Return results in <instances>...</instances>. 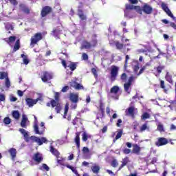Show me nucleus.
I'll return each mask as SVG.
<instances>
[{
	"instance_id": "nucleus-20",
	"label": "nucleus",
	"mask_w": 176,
	"mask_h": 176,
	"mask_svg": "<svg viewBox=\"0 0 176 176\" xmlns=\"http://www.w3.org/2000/svg\"><path fill=\"white\" fill-rule=\"evenodd\" d=\"M126 116H131V118H134V107H131L128 108L126 111Z\"/></svg>"
},
{
	"instance_id": "nucleus-63",
	"label": "nucleus",
	"mask_w": 176,
	"mask_h": 176,
	"mask_svg": "<svg viewBox=\"0 0 176 176\" xmlns=\"http://www.w3.org/2000/svg\"><path fill=\"white\" fill-rule=\"evenodd\" d=\"M157 130H159V131H164V129H163V126L162 124L158 125Z\"/></svg>"
},
{
	"instance_id": "nucleus-32",
	"label": "nucleus",
	"mask_w": 176,
	"mask_h": 176,
	"mask_svg": "<svg viewBox=\"0 0 176 176\" xmlns=\"http://www.w3.org/2000/svg\"><path fill=\"white\" fill-rule=\"evenodd\" d=\"M165 78L167 82H169V83H173V76L170 74V73L167 72Z\"/></svg>"
},
{
	"instance_id": "nucleus-13",
	"label": "nucleus",
	"mask_w": 176,
	"mask_h": 176,
	"mask_svg": "<svg viewBox=\"0 0 176 176\" xmlns=\"http://www.w3.org/2000/svg\"><path fill=\"white\" fill-rule=\"evenodd\" d=\"M19 8L21 12L25 13V14H30V13H31V9H30V8H28V6H27L25 4H19Z\"/></svg>"
},
{
	"instance_id": "nucleus-45",
	"label": "nucleus",
	"mask_w": 176,
	"mask_h": 176,
	"mask_svg": "<svg viewBox=\"0 0 176 176\" xmlns=\"http://www.w3.org/2000/svg\"><path fill=\"white\" fill-rule=\"evenodd\" d=\"M10 3H11V5H13V6H17V5H19V2L17 1V0H8Z\"/></svg>"
},
{
	"instance_id": "nucleus-64",
	"label": "nucleus",
	"mask_w": 176,
	"mask_h": 176,
	"mask_svg": "<svg viewBox=\"0 0 176 176\" xmlns=\"http://www.w3.org/2000/svg\"><path fill=\"white\" fill-rule=\"evenodd\" d=\"M61 63L62 65H63L64 68H67V62L65 61V60L62 59Z\"/></svg>"
},
{
	"instance_id": "nucleus-19",
	"label": "nucleus",
	"mask_w": 176,
	"mask_h": 176,
	"mask_svg": "<svg viewBox=\"0 0 176 176\" xmlns=\"http://www.w3.org/2000/svg\"><path fill=\"white\" fill-rule=\"evenodd\" d=\"M126 10L124 11V16L127 17L129 16V11L128 10H133L135 9V6L132 4H126Z\"/></svg>"
},
{
	"instance_id": "nucleus-4",
	"label": "nucleus",
	"mask_w": 176,
	"mask_h": 176,
	"mask_svg": "<svg viewBox=\"0 0 176 176\" xmlns=\"http://www.w3.org/2000/svg\"><path fill=\"white\" fill-rule=\"evenodd\" d=\"M53 12V8L49 6H45L43 7L41 11V16L42 18L46 17V16H48V14H50Z\"/></svg>"
},
{
	"instance_id": "nucleus-54",
	"label": "nucleus",
	"mask_w": 176,
	"mask_h": 176,
	"mask_svg": "<svg viewBox=\"0 0 176 176\" xmlns=\"http://www.w3.org/2000/svg\"><path fill=\"white\" fill-rule=\"evenodd\" d=\"M112 167H118V161L116 160H114L111 162Z\"/></svg>"
},
{
	"instance_id": "nucleus-9",
	"label": "nucleus",
	"mask_w": 176,
	"mask_h": 176,
	"mask_svg": "<svg viewBox=\"0 0 176 176\" xmlns=\"http://www.w3.org/2000/svg\"><path fill=\"white\" fill-rule=\"evenodd\" d=\"M69 86L70 87H72L73 89H75L76 90H82L83 89V85L78 83L75 80H72L69 82Z\"/></svg>"
},
{
	"instance_id": "nucleus-26",
	"label": "nucleus",
	"mask_w": 176,
	"mask_h": 176,
	"mask_svg": "<svg viewBox=\"0 0 176 176\" xmlns=\"http://www.w3.org/2000/svg\"><path fill=\"white\" fill-rule=\"evenodd\" d=\"M12 118H14V119H16V120L20 119V112H19V111L14 110L12 111Z\"/></svg>"
},
{
	"instance_id": "nucleus-1",
	"label": "nucleus",
	"mask_w": 176,
	"mask_h": 176,
	"mask_svg": "<svg viewBox=\"0 0 176 176\" xmlns=\"http://www.w3.org/2000/svg\"><path fill=\"white\" fill-rule=\"evenodd\" d=\"M19 131H20L21 133L23 135L25 142H30V141H31L32 143L36 142V144H38L39 146L43 145V144H47V139H46V138H39L35 135L30 137L28 132L26 131L24 129H19Z\"/></svg>"
},
{
	"instance_id": "nucleus-14",
	"label": "nucleus",
	"mask_w": 176,
	"mask_h": 176,
	"mask_svg": "<svg viewBox=\"0 0 176 176\" xmlns=\"http://www.w3.org/2000/svg\"><path fill=\"white\" fill-rule=\"evenodd\" d=\"M41 100V98H37V99H32V98H26L25 101H26V104L27 105H28V107H34V105H35V104H36V102H38V101Z\"/></svg>"
},
{
	"instance_id": "nucleus-18",
	"label": "nucleus",
	"mask_w": 176,
	"mask_h": 176,
	"mask_svg": "<svg viewBox=\"0 0 176 176\" xmlns=\"http://www.w3.org/2000/svg\"><path fill=\"white\" fill-rule=\"evenodd\" d=\"M16 39H17V38L14 36H10L8 38H4L5 42H6V43H8V45H12V43H14V42H16Z\"/></svg>"
},
{
	"instance_id": "nucleus-31",
	"label": "nucleus",
	"mask_w": 176,
	"mask_h": 176,
	"mask_svg": "<svg viewBox=\"0 0 176 176\" xmlns=\"http://www.w3.org/2000/svg\"><path fill=\"white\" fill-rule=\"evenodd\" d=\"M60 32H61V30L57 28H54V30H52V34L54 36H57Z\"/></svg>"
},
{
	"instance_id": "nucleus-10",
	"label": "nucleus",
	"mask_w": 176,
	"mask_h": 176,
	"mask_svg": "<svg viewBox=\"0 0 176 176\" xmlns=\"http://www.w3.org/2000/svg\"><path fill=\"white\" fill-rule=\"evenodd\" d=\"M51 105L52 108L55 107V111H56L57 113H60L61 112V105H60V102H56L54 99L51 100Z\"/></svg>"
},
{
	"instance_id": "nucleus-58",
	"label": "nucleus",
	"mask_w": 176,
	"mask_h": 176,
	"mask_svg": "<svg viewBox=\"0 0 176 176\" xmlns=\"http://www.w3.org/2000/svg\"><path fill=\"white\" fill-rule=\"evenodd\" d=\"M131 152V150L129 149V148H125L123 150V153L125 155H129V153H130Z\"/></svg>"
},
{
	"instance_id": "nucleus-21",
	"label": "nucleus",
	"mask_w": 176,
	"mask_h": 176,
	"mask_svg": "<svg viewBox=\"0 0 176 176\" xmlns=\"http://www.w3.org/2000/svg\"><path fill=\"white\" fill-rule=\"evenodd\" d=\"M50 152H51V153H52V155H54V156H56V157H57V159H58V157H60V152H58V150H57L54 147H53V146H50Z\"/></svg>"
},
{
	"instance_id": "nucleus-15",
	"label": "nucleus",
	"mask_w": 176,
	"mask_h": 176,
	"mask_svg": "<svg viewBox=\"0 0 176 176\" xmlns=\"http://www.w3.org/2000/svg\"><path fill=\"white\" fill-rule=\"evenodd\" d=\"M74 142L76 145L77 149H80V132L76 133V137L74 138Z\"/></svg>"
},
{
	"instance_id": "nucleus-42",
	"label": "nucleus",
	"mask_w": 176,
	"mask_h": 176,
	"mask_svg": "<svg viewBox=\"0 0 176 176\" xmlns=\"http://www.w3.org/2000/svg\"><path fill=\"white\" fill-rule=\"evenodd\" d=\"M81 59L84 61H87V60H89V55H87L86 53H82Z\"/></svg>"
},
{
	"instance_id": "nucleus-5",
	"label": "nucleus",
	"mask_w": 176,
	"mask_h": 176,
	"mask_svg": "<svg viewBox=\"0 0 176 176\" xmlns=\"http://www.w3.org/2000/svg\"><path fill=\"white\" fill-rule=\"evenodd\" d=\"M135 79V78L133 76L129 78L128 82L124 84V91L130 94V89H131V83Z\"/></svg>"
},
{
	"instance_id": "nucleus-17",
	"label": "nucleus",
	"mask_w": 176,
	"mask_h": 176,
	"mask_svg": "<svg viewBox=\"0 0 176 176\" xmlns=\"http://www.w3.org/2000/svg\"><path fill=\"white\" fill-rule=\"evenodd\" d=\"M28 121V118H27V116L23 115L22 116V120L21 121V127H23V129H27V122Z\"/></svg>"
},
{
	"instance_id": "nucleus-30",
	"label": "nucleus",
	"mask_w": 176,
	"mask_h": 176,
	"mask_svg": "<svg viewBox=\"0 0 176 176\" xmlns=\"http://www.w3.org/2000/svg\"><path fill=\"white\" fill-rule=\"evenodd\" d=\"M78 16L80 17V19H81V20H85L86 19L82 10H78Z\"/></svg>"
},
{
	"instance_id": "nucleus-28",
	"label": "nucleus",
	"mask_w": 176,
	"mask_h": 176,
	"mask_svg": "<svg viewBox=\"0 0 176 176\" xmlns=\"http://www.w3.org/2000/svg\"><path fill=\"white\" fill-rule=\"evenodd\" d=\"M67 67L68 68H69L70 71L74 72L75 71V69H76V67L78 66L76 65V63L71 62L69 65H68Z\"/></svg>"
},
{
	"instance_id": "nucleus-53",
	"label": "nucleus",
	"mask_w": 176,
	"mask_h": 176,
	"mask_svg": "<svg viewBox=\"0 0 176 176\" xmlns=\"http://www.w3.org/2000/svg\"><path fill=\"white\" fill-rule=\"evenodd\" d=\"M164 69V66H159L157 67V71L158 74H162V70Z\"/></svg>"
},
{
	"instance_id": "nucleus-62",
	"label": "nucleus",
	"mask_w": 176,
	"mask_h": 176,
	"mask_svg": "<svg viewBox=\"0 0 176 176\" xmlns=\"http://www.w3.org/2000/svg\"><path fill=\"white\" fill-rule=\"evenodd\" d=\"M10 101H11V102H14L17 101V98H16L14 96H11Z\"/></svg>"
},
{
	"instance_id": "nucleus-55",
	"label": "nucleus",
	"mask_w": 176,
	"mask_h": 176,
	"mask_svg": "<svg viewBox=\"0 0 176 176\" xmlns=\"http://www.w3.org/2000/svg\"><path fill=\"white\" fill-rule=\"evenodd\" d=\"M6 100V96L4 95V94H0V101H5Z\"/></svg>"
},
{
	"instance_id": "nucleus-60",
	"label": "nucleus",
	"mask_w": 176,
	"mask_h": 176,
	"mask_svg": "<svg viewBox=\"0 0 176 176\" xmlns=\"http://www.w3.org/2000/svg\"><path fill=\"white\" fill-rule=\"evenodd\" d=\"M72 124H73L74 126H76V124H78V118H77V117H76V118L73 120V121H72Z\"/></svg>"
},
{
	"instance_id": "nucleus-29",
	"label": "nucleus",
	"mask_w": 176,
	"mask_h": 176,
	"mask_svg": "<svg viewBox=\"0 0 176 176\" xmlns=\"http://www.w3.org/2000/svg\"><path fill=\"white\" fill-rule=\"evenodd\" d=\"M21 57L23 58V63L27 65L30 63V60H28V56L27 55H25L24 54H22L21 55Z\"/></svg>"
},
{
	"instance_id": "nucleus-51",
	"label": "nucleus",
	"mask_w": 176,
	"mask_h": 176,
	"mask_svg": "<svg viewBox=\"0 0 176 176\" xmlns=\"http://www.w3.org/2000/svg\"><path fill=\"white\" fill-rule=\"evenodd\" d=\"M116 46L117 49H119V50L123 49V44H122V43H120L119 42H117L116 43Z\"/></svg>"
},
{
	"instance_id": "nucleus-22",
	"label": "nucleus",
	"mask_w": 176,
	"mask_h": 176,
	"mask_svg": "<svg viewBox=\"0 0 176 176\" xmlns=\"http://www.w3.org/2000/svg\"><path fill=\"white\" fill-rule=\"evenodd\" d=\"M21 45H20V39H17L13 47L12 53H16L17 50H20Z\"/></svg>"
},
{
	"instance_id": "nucleus-46",
	"label": "nucleus",
	"mask_w": 176,
	"mask_h": 176,
	"mask_svg": "<svg viewBox=\"0 0 176 176\" xmlns=\"http://www.w3.org/2000/svg\"><path fill=\"white\" fill-rule=\"evenodd\" d=\"M6 87H7V89H9V87H10V80H9V78H6Z\"/></svg>"
},
{
	"instance_id": "nucleus-39",
	"label": "nucleus",
	"mask_w": 176,
	"mask_h": 176,
	"mask_svg": "<svg viewBox=\"0 0 176 176\" xmlns=\"http://www.w3.org/2000/svg\"><path fill=\"white\" fill-rule=\"evenodd\" d=\"M3 123H5V124H10V123H12V120L9 117H6L3 119Z\"/></svg>"
},
{
	"instance_id": "nucleus-33",
	"label": "nucleus",
	"mask_w": 176,
	"mask_h": 176,
	"mask_svg": "<svg viewBox=\"0 0 176 176\" xmlns=\"http://www.w3.org/2000/svg\"><path fill=\"white\" fill-rule=\"evenodd\" d=\"M122 164L119 168V170H120L121 168H123V167H124V166H126L127 164V163H129V158H124L122 160Z\"/></svg>"
},
{
	"instance_id": "nucleus-16",
	"label": "nucleus",
	"mask_w": 176,
	"mask_h": 176,
	"mask_svg": "<svg viewBox=\"0 0 176 176\" xmlns=\"http://www.w3.org/2000/svg\"><path fill=\"white\" fill-rule=\"evenodd\" d=\"M168 141L164 138H160L158 141L155 142L157 146H162V145H167Z\"/></svg>"
},
{
	"instance_id": "nucleus-38",
	"label": "nucleus",
	"mask_w": 176,
	"mask_h": 176,
	"mask_svg": "<svg viewBox=\"0 0 176 176\" xmlns=\"http://www.w3.org/2000/svg\"><path fill=\"white\" fill-rule=\"evenodd\" d=\"M81 49H89V42L83 41L81 45Z\"/></svg>"
},
{
	"instance_id": "nucleus-35",
	"label": "nucleus",
	"mask_w": 176,
	"mask_h": 176,
	"mask_svg": "<svg viewBox=\"0 0 176 176\" xmlns=\"http://www.w3.org/2000/svg\"><path fill=\"white\" fill-rule=\"evenodd\" d=\"M39 170H45V171H49L50 170V168L47 166L46 164H43L42 166L39 167Z\"/></svg>"
},
{
	"instance_id": "nucleus-44",
	"label": "nucleus",
	"mask_w": 176,
	"mask_h": 176,
	"mask_svg": "<svg viewBox=\"0 0 176 176\" xmlns=\"http://www.w3.org/2000/svg\"><path fill=\"white\" fill-rule=\"evenodd\" d=\"M89 153V148L87 147L82 148V155L83 156H86Z\"/></svg>"
},
{
	"instance_id": "nucleus-2",
	"label": "nucleus",
	"mask_w": 176,
	"mask_h": 176,
	"mask_svg": "<svg viewBox=\"0 0 176 176\" xmlns=\"http://www.w3.org/2000/svg\"><path fill=\"white\" fill-rule=\"evenodd\" d=\"M43 39V36L42 35V33L37 32L34 34V36H32L30 38V47L32 49V47H35V45H38V43L40 42V41H42Z\"/></svg>"
},
{
	"instance_id": "nucleus-3",
	"label": "nucleus",
	"mask_w": 176,
	"mask_h": 176,
	"mask_svg": "<svg viewBox=\"0 0 176 176\" xmlns=\"http://www.w3.org/2000/svg\"><path fill=\"white\" fill-rule=\"evenodd\" d=\"M69 98L71 102L73 103L72 104V108L76 109V107H78L77 104L79 102V94L70 93Z\"/></svg>"
},
{
	"instance_id": "nucleus-25",
	"label": "nucleus",
	"mask_w": 176,
	"mask_h": 176,
	"mask_svg": "<svg viewBox=\"0 0 176 176\" xmlns=\"http://www.w3.org/2000/svg\"><path fill=\"white\" fill-rule=\"evenodd\" d=\"M140 152H141V148L137 144H133V153L136 155H140Z\"/></svg>"
},
{
	"instance_id": "nucleus-50",
	"label": "nucleus",
	"mask_w": 176,
	"mask_h": 176,
	"mask_svg": "<svg viewBox=\"0 0 176 176\" xmlns=\"http://www.w3.org/2000/svg\"><path fill=\"white\" fill-rule=\"evenodd\" d=\"M122 134H123L122 131H120L117 133L116 136V140H113V142H115V141L116 140H119V138H120V137H122Z\"/></svg>"
},
{
	"instance_id": "nucleus-8",
	"label": "nucleus",
	"mask_w": 176,
	"mask_h": 176,
	"mask_svg": "<svg viewBox=\"0 0 176 176\" xmlns=\"http://www.w3.org/2000/svg\"><path fill=\"white\" fill-rule=\"evenodd\" d=\"M51 79H53V75H52L51 73L48 72H43V75L41 76V80L44 82L45 83L47 82V80H50Z\"/></svg>"
},
{
	"instance_id": "nucleus-24",
	"label": "nucleus",
	"mask_w": 176,
	"mask_h": 176,
	"mask_svg": "<svg viewBox=\"0 0 176 176\" xmlns=\"http://www.w3.org/2000/svg\"><path fill=\"white\" fill-rule=\"evenodd\" d=\"M91 170H92V172L94 174H98V173H100V166L97 165V164H94L91 167Z\"/></svg>"
},
{
	"instance_id": "nucleus-12",
	"label": "nucleus",
	"mask_w": 176,
	"mask_h": 176,
	"mask_svg": "<svg viewBox=\"0 0 176 176\" xmlns=\"http://www.w3.org/2000/svg\"><path fill=\"white\" fill-rule=\"evenodd\" d=\"M32 159L35 161L36 164H40V163H42L43 162V157L42 156V154L39 153H36Z\"/></svg>"
},
{
	"instance_id": "nucleus-41",
	"label": "nucleus",
	"mask_w": 176,
	"mask_h": 176,
	"mask_svg": "<svg viewBox=\"0 0 176 176\" xmlns=\"http://www.w3.org/2000/svg\"><path fill=\"white\" fill-rule=\"evenodd\" d=\"M149 118H151V115H149V113H144L143 115L142 116V119L143 120L149 119Z\"/></svg>"
},
{
	"instance_id": "nucleus-49",
	"label": "nucleus",
	"mask_w": 176,
	"mask_h": 176,
	"mask_svg": "<svg viewBox=\"0 0 176 176\" xmlns=\"http://www.w3.org/2000/svg\"><path fill=\"white\" fill-rule=\"evenodd\" d=\"M69 90V86H65L62 88L61 91L62 93H67Z\"/></svg>"
},
{
	"instance_id": "nucleus-27",
	"label": "nucleus",
	"mask_w": 176,
	"mask_h": 176,
	"mask_svg": "<svg viewBox=\"0 0 176 176\" xmlns=\"http://www.w3.org/2000/svg\"><path fill=\"white\" fill-rule=\"evenodd\" d=\"M34 130L35 134H38L39 135H42V134H43V131H39V127L36 124H35L34 126Z\"/></svg>"
},
{
	"instance_id": "nucleus-57",
	"label": "nucleus",
	"mask_w": 176,
	"mask_h": 176,
	"mask_svg": "<svg viewBox=\"0 0 176 176\" xmlns=\"http://www.w3.org/2000/svg\"><path fill=\"white\" fill-rule=\"evenodd\" d=\"M145 69H146V66H143L142 68L140 69L139 74L138 75V76L141 75V74H142V72H144Z\"/></svg>"
},
{
	"instance_id": "nucleus-47",
	"label": "nucleus",
	"mask_w": 176,
	"mask_h": 176,
	"mask_svg": "<svg viewBox=\"0 0 176 176\" xmlns=\"http://www.w3.org/2000/svg\"><path fill=\"white\" fill-rule=\"evenodd\" d=\"M87 138H88L87 134L85 132H84L82 133V141L86 142V141H87Z\"/></svg>"
},
{
	"instance_id": "nucleus-11",
	"label": "nucleus",
	"mask_w": 176,
	"mask_h": 176,
	"mask_svg": "<svg viewBox=\"0 0 176 176\" xmlns=\"http://www.w3.org/2000/svg\"><path fill=\"white\" fill-rule=\"evenodd\" d=\"M142 11L146 14H152V12H153V8L147 3H144L142 6Z\"/></svg>"
},
{
	"instance_id": "nucleus-6",
	"label": "nucleus",
	"mask_w": 176,
	"mask_h": 176,
	"mask_svg": "<svg viewBox=\"0 0 176 176\" xmlns=\"http://www.w3.org/2000/svg\"><path fill=\"white\" fill-rule=\"evenodd\" d=\"M118 72H119V67L116 66H111V80L113 81L116 79V76H118Z\"/></svg>"
},
{
	"instance_id": "nucleus-36",
	"label": "nucleus",
	"mask_w": 176,
	"mask_h": 176,
	"mask_svg": "<svg viewBox=\"0 0 176 176\" xmlns=\"http://www.w3.org/2000/svg\"><path fill=\"white\" fill-rule=\"evenodd\" d=\"M111 93H113L114 94H116L118 93V91H119V87L118 86H113L111 89Z\"/></svg>"
},
{
	"instance_id": "nucleus-7",
	"label": "nucleus",
	"mask_w": 176,
	"mask_h": 176,
	"mask_svg": "<svg viewBox=\"0 0 176 176\" xmlns=\"http://www.w3.org/2000/svg\"><path fill=\"white\" fill-rule=\"evenodd\" d=\"M161 6L163 10H164V12L166 13V14H168V16H169V17H171V19H173V20L175 19V17H174V15L171 12V10H170L168 8V6H167V4L162 2Z\"/></svg>"
},
{
	"instance_id": "nucleus-52",
	"label": "nucleus",
	"mask_w": 176,
	"mask_h": 176,
	"mask_svg": "<svg viewBox=\"0 0 176 176\" xmlns=\"http://www.w3.org/2000/svg\"><path fill=\"white\" fill-rule=\"evenodd\" d=\"M147 129H148V125L146 124H144L140 128V131H145Z\"/></svg>"
},
{
	"instance_id": "nucleus-40",
	"label": "nucleus",
	"mask_w": 176,
	"mask_h": 176,
	"mask_svg": "<svg viewBox=\"0 0 176 176\" xmlns=\"http://www.w3.org/2000/svg\"><path fill=\"white\" fill-rule=\"evenodd\" d=\"M54 101L56 102H60V93L56 92L54 95Z\"/></svg>"
},
{
	"instance_id": "nucleus-37",
	"label": "nucleus",
	"mask_w": 176,
	"mask_h": 176,
	"mask_svg": "<svg viewBox=\"0 0 176 176\" xmlns=\"http://www.w3.org/2000/svg\"><path fill=\"white\" fill-rule=\"evenodd\" d=\"M134 10L138 12V13H139V14H142V7L141 8V7H140V6H135V8H134Z\"/></svg>"
},
{
	"instance_id": "nucleus-56",
	"label": "nucleus",
	"mask_w": 176,
	"mask_h": 176,
	"mask_svg": "<svg viewBox=\"0 0 176 176\" xmlns=\"http://www.w3.org/2000/svg\"><path fill=\"white\" fill-rule=\"evenodd\" d=\"M126 79H127V74H126V73H123L121 76V80H126Z\"/></svg>"
},
{
	"instance_id": "nucleus-43",
	"label": "nucleus",
	"mask_w": 176,
	"mask_h": 176,
	"mask_svg": "<svg viewBox=\"0 0 176 176\" xmlns=\"http://www.w3.org/2000/svg\"><path fill=\"white\" fill-rule=\"evenodd\" d=\"M91 74H93L95 78L98 77V74H97V69L94 67L91 69Z\"/></svg>"
},
{
	"instance_id": "nucleus-48",
	"label": "nucleus",
	"mask_w": 176,
	"mask_h": 176,
	"mask_svg": "<svg viewBox=\"0 0 176 176\" xmlns=\"http://www.w3.org/2000/svg\"><path fill=\"white\" fill-rule=\"evenodd\" d=\"M97 45V39L94 38L93 41L89 43V47H91V46H96Z\"/></svg>"
},
{
	"instance_id": "nucleus-61",
	"label": "nucleus",
	"mask_w": 176,
	"mask_h": 176,
	"mask_svg": "<svg viewBox=\"0 0 176 176\" xmlns=\"http://www.w3.org/2000/svg\"><path fill=\"white\" fill-rule=\"evenodd\" d=\"M133 69H134V72L135 73L138 72V69H140V66H138V64L134 66Z\"/></svg>"
},
{
	"instance_id": "nucleus-59",
	"label": "nucleus",
	"mask_w": 176,
	"mask_h": 176,
	"mask_svg": "<svg viewBox=\"0 0 176 176\" xmlns=\"http://www.w3.org/2000/svg\"><path fill=\"white\" fill-rule=\"evenodd\" d=\"M100 110L102 111V113H103L104 111H105V108H104V106L102 104V102H100Z\"/></svg>"
},
{
	"instance_id": "nucleus-34",
	"label": "nucleus",
	"mask_w": 176,
	"mask_h": 176,
	"mask_svg": "<svg viewBox=\"0 0 176 176\" xmlns=\"http://www.w3.org/2000/svg\"><path fill=\"white\" fill-rule=\"evenodd\" d=\"M8 78V73L5 72H0V79L2 80L3 79H7Z\"/></svg>"
},
{
	"instance_id": "nucleus-23",
	"label": "nucleus",
	"mask_w": 176,
	"mask_h": 176,
	"mask_svg": "<svg viewBox=\"0 0 176 176\" xmlns=\"http://www.w3.org/2000/svg\"><path fill=\"white\" fill-rule=\"evenodd\" d=\"M8 152L10 155L12 157V159H15L16 158V155H17V151L14 148H11L8 150Z\"/></svg>"
}]
</instances>
